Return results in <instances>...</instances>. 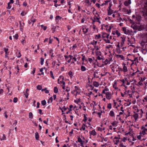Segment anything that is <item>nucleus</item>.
<instances>
[{
	"instance_id": "0e129e2a",
	"label": "nucleus",
	"mask_w": 147,
	"mask_h": 147,
	"mask_svg": "<svg viewBox=\"0 0 147 147\" xmlns=\"http://www.w3.org/2000/svg\"><path fill=\"white\" fill-rule=\"evenodd\" d=\"M85 20L84 18H82L81 20V23H84Z\"/></svg>"
},
{
	"instance_id": "6e6552de",
	"label": "nucleus",
	"mask_w": 147,
	"mask_h": 147,
	"mask_svg": "<svg viewBox=\"0 0 147 147\" xmlns=\"http://www.w3.org/2000/svg\"><path fill=\"white\" fill-rule=\"evenodd\" d=\"M95 38L96 40H97L100 42L102 40L101 39V35L100 34H98V35H96L95 36Z\"/></svg>"
},
{
	"instance_id": "7ed1b4c3",
	"label": "nucleus",
	"mask_w": 147,
	"mask_h": 147,
	"mask_svg": "<svg viewBox=\"0 0 147 147\" xmlns=\"http://www.w3.org/2000/svg\"><path fill=\"white\" fill-rule=\"evenodd\" d=\"M117 48L115 52V59H118L119 58V43H118V45H117Z\"/></svg>"
},
{
	"instance_id": "cd10ccee",
	"label": "nucleus",
	"mask_w": 147,
	"mask_h": 147,
	"mask_svg": "<svg viewBox=\"0 0 147 147\" xmlns=\"http://www.w3.org/2000/svg\"><path fill=\"white\" fill-rule=\"evenodd\" d=\"M58 91V89L57 87H55L54 89V92L55 93H57Z\"/></svg>"
},
{
	"instance_id": "603ef678",
	"label": "nucleus",
	"mask_w": 147,
	"mask_h": 147,
	"mask_svg": "<svg viewBox=\"0 0 147 147\" xmlns=\"http://www.w3.org/2000/svg\"><path fill=\"white\" fill-rule=\"evenodd\" d=\"M37 88L38 90H41V89H42V86H40V85H38L37 86Z\"/></svg>"
},
{
	"instance_id": "9b49d317",
	"label": "nucleus",
	"mask_w": 147,
	"mask_h": 147,
	"mask_svg": "<svg viewBox=\"0 0 147 147\" xmlns=\"http://www.w3.org/2000/svg\"><path fill=\"white\" fill-rule=\"evenodd\" d=\"M124 66L123 67V69L122 68H120V71H123L124 72H126L127 71V67L125 66V65H124Z\"/></svg>"
},
{
	"instance_id": "ddd939ff",
	"label": "nucleus",
	"mask_w": 147,
	"mask_h": 147,
	"mask_svg": "<svg viewBox=\"0 0 147 147\" xmlns=\"http://www.w3.org/2000/svg\"><path fill=\"white\" fill-rule=\"evenodd\" d=\"M88 28L84 27L82 28V30L84 34L88 32Z\"/></svg>"
},
{
	"instance_id": "3c124183",
	"label": "nucleus",
	"mask_w": 147,
	"mask_h": 147,
	"mask_svg": "<svg viewBox=\"0 0 147 147\" xmlns=\"http://www.w3.org/2000/svg\"><path fill=\"white\" fill-rule=\"evenodd\" d=\"M108 38H107V39H104V40L107 43H110V40L108 39Z\"/></svg>"
},
{
	"instance_id": "f3484780",
	"label": "nucleus",
	"mask_w": 147,
	"mask_h": 147,
	"mask_svg": "<svg viewBox=\"0 0 147 147\" xmlns=\"http://www.w3.org/2000/svg\"><path fill=\"white\" fill-rule=\"evenodd\" d=\"M106 98L108 99H110V94L109 92H106Z\"/></svg>"
},
{
	"instance_id": "20e7f679",
	"label": "nucleus",
	"mask_w": 147,
	"mask_h": 147,
	"mask_svg": "<svg viewBox=\"0 0 147 147\" xmlns=\"http://www.w3.org/2000/svg\"><path fill=\"white\" fill-rule=\"evenodd\" d=\"M119 114L118 115H117V117L116 118V120H117L115 121L112 123V125L113 126L115 127L117 125V124L119 123Z\"/></svg>"
},
{
	"instance_id": "a18cd8bd",
	"label": "nucleus",
	"mask_w": 147,
	"mask_h": 147,
	"mask_svg": "<svg viewBox=\"0 0 147 147\" xmlns=\"http://www.w3.org/2000/svg\"><path fill=\"white\" fill-rule=\"evenodd\" d=\"M141 82V81H140H140L138 82V84H135L138 86H139L138 85H139L140 86H142L143 85V84Z\"/></svg>"
},
{
	"instance_id": "a19ab883",
	"label": "nucleus",
	"mask_w": 147,
	"mask_h": 147,
	"mask_svg": "<svg viewBox=\"0 0 147 147\" xmlns=\"http://www.w3.org/2000/svg\"><path fill=\"white\" fill-rule=\"evenodd\" d=\"M44 59L42 58H40V63L41 64H43L44 63Z\"/></svg>"
},
{
	"instance_id": "4d7b16f0",
	"label": "nucleus",
	"mask_w": 147,
	"mask_h": 147,
	"mask_svg": "<svg viewBox=\"0 0 147 147\" xmlns=\"http://www.w3.org/2000/svg\"><path fill=\"white\" fill-rule=\"evenodd\" d=\"M111 29V28L110 26H109V27L107 29V30L108 31V32H110Z\"/></svg>"
},
{
	"instance_id": "c03bdc74",
	"label": "nucleus",
	"mask_w": 147,
	"mask_h": 147,
	"mask_svg": "<svg viewBox=\"0 0 147 147\" xmlns=\"http://www.w3.org/2000/svg\"><path fill=\"white\" fill-rule=\"evenodd\" d=\"M85 125L84 124H83V125L82 126V127L81 128H80V130H82V129L84 130H85V128L84 127V126H85Z\"/></svg>"
},
{
	"instance_id": "aec40b11",
	"label": "nucleus",
	"mask_w": 147,
	"mask_h": 147,
	"mask_svg": "<svg viewBox=\"0 0 147 147\" xmlns=\"http://www.w3.org/2000/svg\"><path fill=\"white\" fill-rule=\"evenodd\" d=\"M100 42L98 40L97 41L94 40L92 42V44L93 45H94V46H96V45L97 43H99Z\"/></svg>"
},
{
	"instance_id": "a211bd4d",
	"label": "nucleus",
	"mask_w": 147,
	"mask_h": 147,
	"mask_svg": "<svg viewBox=\"0 0 147 147\" xmlns=\"http://www.w3.org/2000/svg\"><path fill=\"white\" fill-rule=\"evenodd\" d=\"M133 116L136 121L138 118V113H136L133 115Z\"/></svg>"
},
{
	"instance_id": "2eb2a0df",
	"label": "nucleus",
	"mask_w": 147,
	"mask_h": 147,
	"mask_svg": "<svg viewBox=\"0 0 147 147\" xmlns=\"http://www.w3.org/2000/svg\"><path fill=\"white\" fill-rule=\"evenodd\" d=\"M113 10H112L110 8H109L108 10V15H111L113 13Z\"/></svg>"
},
{
	"instance_id": "bf43d9fd",
	"label": "nucleus",
	"mask_w": 147,
	"mask_h": 147,
	"mask_svg": "<svg viewBox=\"0 0 147 147\" xmlns=\"http://www.w3.org/2000/svg\"><path fill=\"white\" fill-rule=\"evenodd\" d=\"M77 47V46L76 45H73V46L71 47V48H72L73 49H75Z\"/></svg>"
},
{
	"instance_id": "f03ea898",
	"label": "nucleus",
	"mask_w": 147,
	"mask_h": 147,
	"mask_svg": "<svg viewBox=\"0 0 147 147\" xmlns=\"http://www.w3.org/2000/svg\"><path fill=\"white\" fill-rule=\"evenodd\" d=\"M83 61L82 64L86 63H91L92 61V59L91 58H86L85 56H83L82 58Z\"/></svg>"
},
{
	"instance_id": "473e14b6",
	"label": "nucleus",
	"mask_w": 147,
	"mask_h": 147,
	"mask_svg": "<svg viewBox=\"0 0 147 147\" xmlns=\"http://www.w3.org/2000/svg\"><path fill=\"white\" fill-rule=\"evenodd\" d=\"M16 55L17 57L19 58L21 57V55L20 52H18L16 53Z\"/></svg>"
},
{
	"instance_id": "c85d7f7f",
	"label": "nucleus",
	"mask_w": 147,
	"mask_h": 147,
	"mask_svg": "<svg viewBox=\"0 0 147 147\" xmlns=\"http://www.w3.org/2000/svg\"><path fill=\"white\" fill-rule=\"evenodd\" d=\"M78 142H80V143L82 142H84V141H82L80 137L78 138Z\"/></svg>"
},
{
	"instance_id": "79ce46f5",
	"label": "nucleus",
	"mask_w": 147,
	"mask_h": 147,
	"mask_svg": "<svg viewBox=\"0 0 147 147\" xmlns=\"http://www.w3.org/2000/svg\"><path fill=\"white\" fill-rule=\"evenodd\" d=\"M50 75L51 77L53 79H54V77L53 75V72L52 71H50Z\"/></svg>"
},
{
	"instance_id": "052dcab7",
	"label": "nucleus",
	"mask_w": 147,
	"mask_h": 147,
	"mask_svg": "<svg viewBox=\"0 0 147 147\" xmlns=\"http://www.w3.org/2000/svg\"><path fill=\"white\" fill-rule=\"evenodd\" d=\"M141 80L140 81H141L142 82H143L145 80V79H146V78L145 77H144L143 78H142L141 77Z\"/></svg>"
},
{
	"instance_id": "39448f33",
	"label": "nucleus",
	"mask_w": 147,
	"mask_h": 147,
	"mask_svg": "<svg viewBox=\"0 0 147 147\" xmlns=\"http://www.w3.org/2000/svg\"><path fill=\"white\" fill-rule=\"evenodd\" d=\"M112 34L114 35H116L117 37L119 36V32L116 29H115L113 30Z\"/></svg>"
},
{
	"instance_id": "0eeeda50",
	"label": "nucleus",
	"mask_w": 147,
	"mask_h": 147,
	"mask_svg": "<svg viewBox=\"0 0 147 147\" xmlns=\"http://www.w3.org/2000/svg\"><path fill=\"white\" fill-rule=\"evenodd\" d=\"M118 65H111L110 66L111 67V68L113 71H117L119 70V69H115V68H116L117 67H118V69H119V68Z\"/></svg>"
},
{
	"instance_id": "dca6fc26",
	"label": "nucleus",
	"mask_w": 147,
	"mask_h": 147,
	"mask_svg": "<svg viewBox=\"0 0 147 147\" xmlns=\"http://www.w3.org/2000/svg\"><path fill=\"white\" fill-rule=\"evenodd\" d=\"M93 18L94 20V21H96V22H98L100 23V22L99 20V18L97 16H95Z\"/></svg>"
},
{
	"instance_id": "6ab92c4d",
	"label": "nucleus",
	"mask_w": 147,
	"mask_h": 147,
	"mask_svg": "<svg viewBox=\"0 0 147 147\" xmlns=\"http://www.w3.org/2000/svg\"><path fill=\"white\" fill-rule=\"evenodd\" d=\"M93 85L94 86L96 87H98L99 85L98 83L96 82H93Z\"/></svg>"
},
{
	"instance_id": "bb28decb",
	"label": "nucleus",
	"mask_w": 147,
	"mask_h": 147,
	"mask_svg": "<svg viewBox=\"0 0 147 147\" xmlns=\"http://www.w3.org/2000/svg\"><path fill=\"white\" fill-rule=\"evenodd\" d=\"M117 82L116 81H115L114 82V84H113V87L115 89H118V88H117L116 87L117 86Z\"/></svg>"
},
{
	"instance_id": "f8f14e48",
	"label": "nucleus",
	"mask_w": 147,
	"mask_h": 147,
	"mask_svg": "<svg viewBox=\"0 0 147 147\" xmlns=\"http://www.w3.org/2000/svg\"><path fill=\"white\" fill-rule=\"evenodd\" d=\"M109 35L108 34H107L106 33L104 32L103 33L102 35V37L103 38H109Z\"/></svg>"
},
{
	"instance_id": "f257e3e1",
	"label": "nucleus",
	"mask_w": 147,
	"mask_h": 147,
	"mask_svg": "<svg viewBox=\"0 0 147 147\" xmlns=\"http://www.w3.org/2000/svg\"><path fill=\"white\" fill-rule=\"evenodd\" d=\"M64 57L68 63L71 62V63H74L75 62L77 61V55H74V57L71 55H69L68 56L65 55Z\"/></svg>"
},
{
	"instance_id": "5701e85b",
	"label": "nucleus",
	"mask_w": 147,
	"mask_h": 147,
	"mask_svg": "<svg viewBox=\"0 0 147 147\" xmlns=\"http://www.w3.org/2000/svg\"><path fill=\"white\" fill-rule=\"evenodd\" d=\"M138 63V61L137 59H135L133 62H132L131 64H134V63L135 64H137Z\"/></svg>"
},
{
	"instance_id": "1a4fd4ad",
	"label": "nucleus",
	"mask_w": 147,
	"mask_h": 147,
	"mask_svg": "<svg viewBox=\"0 0 147 147\" xmlns=\"http://www.w3.org/2000/svg\"><path fill=\"white\" fill-rule=\"evenodd\" d=\"M99 48L97 46H94V48L92 49V53L94 54V52L98 51Z\"/></svg>"
},
{
	"instance_id": "a878e982",
	"label": "nucleus",
	"mask_w": 147,
	"mask_h": 147,
	"mask_svg": "<svg viewBox=\"0 0 147 147\" xmlns=\"http://www.w3.org/2000/svg\"><path fill=\"white\" fill-rule=\"evenodd\" d=\"M96 54L98 56H100L101 55V53L100 51H96L95 52Z\"/></svg>"
},
{
	"instance_id": "423d86ee",
	"label": "nucleus",
	"mask_w": 147,
	"mask_h": 147,
	"mask_svg": "<svg viewBox=\"0 0 147 147\" xmlns=\"http://www.w3.org/2000/svg\"><path fill=\"white\" fill-rule=\"evenodd\" d=\"M119 138L118 137H115L113 139V141L115 142V144L117 145L119 142V135H118Z\"/></svg>"
},
{
	"instance_id": "ea45409f",
	"label": "nucleus",
	"mask_w": 147,
	"mask_h": 147,
	"mask_svg": "<svg viewBox=\"0 0 147 147\" xmlns=\"http://www.w3.org/2000/svg\"><path fill=\"white\" fill-rule=\"evenodd\" d=\"M68 75L71 78H72L73 76L72 72L71 71H70L68 73Z\"/></svg>"
},
{
	"instance_id": "69168bd1",
	"label": "nucleus",
	"mask_w": 147,
	"mask_h": 147,
	"mask_svg": "<svg viewBox=\"0 0 147 147\" xmlns=\"http://www.w3.org/2000/svg\"><path fill=\"white\" fill-rule=\"evenodd\" d=\"M75 90H74V92L76 91L77 90H78L79 89V88L77 86H75Z\"/></svg>"
},
{
	"instance_id": "338daca9",
	"label": "nucleus",
	"mask_w": 147,
	"mask_h": 147,
	"mask_svg": "<svg viewBox=\"0 0 147 147\" xmlns=\"http://www.w3.org/2000/svg\"><path fill=\"white\" fill-rule=\"evenodd\" d=\"M127 139V138H124L122 140L123 142H125V140Z\"/></svg>"
},
{
	"instance_id": "393cba45",
	"label": "nucleus",
	"mask_w": 147,
	"mask_h": 147,
	"mask_svg": "<svg viewBox=\"0 0 147 147\" xmlns=\"http://www.w3.org/2000/svg\"><path fill=\"white\" fill-rule=\"evenodd\" d=\"M81 69L82 71H84L86 70V68L84 66L82 65L81 67Z\"/></svg>"
},
{
	"instance_id": "e433bc0d",
	"label": "nucleus",
	"mask_w": 147,
	"mask_h": 147,
	"mask_svg": "<svg viewBox=\"0 0 147 147\" xmlns=\"http://www.w3.org/2000/svg\"><path fill=\"white\" fill-rule=\"evenodd\" d=\"M29 118L30 119H32L33 118V114L31 112H30L29 113Z\"/></svg>"
},
{
	"instance_id": "f704fd0d",
	"label": "nucleus",
	"mask_w": 147,
	"mask_h": 147,
	"mask_svg": "<svg viewBox=\"0 0 147 147\" xmlns=\"http://www.w3.org/2000/svg\"><path fill=\"white\" fill-rule=\"evenodd\" d=\"M53 98L52 97H51L47 101L48 103H50V101H51V102H52L53 101Z\"/></svg>"
},
{
	"instance_id": "7c9ffc66",
	"label": "nucleus",
	"mask_w": 147,
	"mask_h": 147,
	"mask_svg": "<svg viewBox=\"0 0 147 147\" xmlns=\"http://www.w3.org/2000/svg\"><path fill=\"white\" fill-rule=\"evenodd\" d=\"M36 20L34 19L33 17H32L30 19V21L32 22V25H33L34 23L35 22Z\"/></svg>"
},
{
	"instance_id": "412c9836",
	"label": "nucleus",
	"mask_w": 147,
	"mask_h": 147,
	"mask_svg": "<svg viewBox=\"0 0 147 147\" xmlns=\"http://www.w3.org/2000/svg\"><path fill=\"white\" fill-rule=\"evenodd\" d=\"M35 137L36 139L37 140H38L39 139V136L37 132H36L35 133Z\"/></svg>"
},
{
	"instance_id": "58836bf2",
	"label": "nucleus",
	"mask_w": 147,
	"mask_h": 147,
	"mask_svg": "<svg viewBox=\"0 0 147 147\" xmlns=\"http://www.w3.org/2000/svg\"><path fill=\"white\" fill-rule=\"evenodd\" d=\"M4 49L6 55H7V54H8V48H4Z\"/></svg>"
},
{
	"instance_id": "4468645a",
	"label": "nucleus",
	"mask_w": 147,
	"mask_h": 147,
	"mask_svg": "<svg viewBox=\"0 0 147 147\" xmlns=\"http://www.w3.org/2000/svg\"><path fill=\"white\" fill-rule=\"evenodd\" d=\"M131 3V0H128V1H126L124 3L125 5L126 6L129 5Z\"/></svg>"
},
{
	"instance_id": "09e8293b",
	"label": "nucleus",
	"mask_w": 147,
	"mask_h": 147,
	"mask_svg": "<svg viewBox=\"0 0 147 147\" xmlns=\"http://www.w3.org/2000/svg\"><path fill=\"white\" fill-rule=\"evenodd\" d=\"M17 101L18 98L16 97L14 98L13 100V102L15 103H16L17 102Z\"/></svg>"
},
{
	"instance_id": "680f3d73",
	"label": "nucleus",
	"mask_w": 147,
	"mask_h": 147,
	"mask_svg": "<svg viewBox=\"0 0 147 147\" xmlns=\"http://www.w3.org/2000/svg\"><path fill=\"white\" fill-rule=\"evenodd\" d=\"M6 138V137L5 136V135L3 134V137H2V139H1V140H5V139Z\"/></svg>"
},
{
	"instance_id": "c9c22d12",
	"label": "nucleus",
	"mask_w": 147,
	"mask_h": 147,
	"mask_svg": "<svg viewBox=\"0 0 147 147\" xmlns=\"http://www.w3.org/2000/svg\"><path fill=\"white\" fill-rule=\"evenodd\" d=\"M41 104L43 105H45L46 104V102L45 100L41 101Z\"/></svg>"
},
{
	"instance_id": "72a5a7b5",
	"label": "nucleus",
	"mask_w": 147,
	"mask_h": 147,
	"mask_svg": "<svg viewBox=\"0 0 147 147\" xmlns=\"http://www.w3.org/2000/svg\"><path fill=\"white\" fill-rule=\"evenodd\" d=\"M13 37L16 40L18 38V34H16L14 35L13 36Z\"/></svg>"
},
{
	"instance_id": "37998d69",
	"label": "nucleus",
	"mask_w": 147,
	"mask_h": 147,
	"mask_svg": "<svg viewBox=\"0 0 147 147\" xmlns=\"http://www.w3.org/2000/svg\"><path fill=\"white\" fill-rule=\"evenodd\" d=\"M11 3H8V6L7 7V8L8 9H10L11 7V5L10 4Z\"/></svg>"
},
{
	"instance_id": "864d4df0",
	"label": "nucleus",
	"mask_w": 147,
	"mask_h": 147,
	"mask_svg": "<svg viewBox=\"0 0 147 147\" xmlns=\"http://www.w3.org/2000/svg\"><path fill=\"white\" fill-rule=\"evenodd\" d=\"M56 28V27H54L53 28H51V29L53 30V33H54V32L55 31V29Z\"/></svg>"
},
{
	"instance_id": "b1692460",
	"label": "nucleus",
	"mask_w": 147,
	"mask_h": 147,
	"mask_svg": "<svg viewBox=\"0 0 147 147\" xmlns=\"http://www.w3.org/2000/svg\"><path fill=\"white\" fill-rule=\"evenodd\" d=\"M121 45L122 46L124 43V42L125 40V38H123L122 37L121 38Z\"/></svg>"
},
{
	"instance_id": "e2e57ef3",
	"label": "nucleus",
	"mask_w": 147,
	"mask_h": 147,
	"mask_svg": "<svg viewBox=\"0 0 147 147\" xmlns=\"http://www.w3.org/2000/svg\"><path fill=\"white\" fill-rule=\"evenodd\" d=\"M27 3L25 1L23 3V6L26 7L27 6Z\"/></svg>"
},
{
	"instance_id": "774afa93",
	"label": "nucleus",
	"mask_w": 147,
	"mask_h": 147,
	"mask_svg": "<svg viewBox=\"0 0 147 147\" xmlns=\"http://www.w3.org/2000/svg\"><path fill=\"white\" fill-rule=\"evenodd\" d=\"M67 109H68V107H64L63 108V111H65Z\"/></svg>"
},
{
	"instance_id": "49530a36",
	"label": "nucleus",
	"mask_w": 147,
	"mask_h": 147,
	"mask_svg": "<svg viewBox=\"0 0 147 147\" xmlns=\"http://www.w3.org/2000/svg\"><path fill=\"white\" fill-rule=\"evenodd\" d=\"M84 119L83 120V121L86 122L87 120V118L85 114H84Z\"/></svg>"
},
{
	"instance_id": "4c0bfd02",
	"label": "nucleus",
	"mask_w": 147,
	"mask_h": 147,
	"mask_svg": "<svg viewBox=\"0 0 147 147\" xmlns=\"http://www.w3.org/2000/svg\"><path fill=\"white\" fill-rule=\"evenodd\" d=\"M109 114L110 116L112 117L114 116V113L113 111H110Z\"/></svg>"
},
{
	"instance_id": "2f4dec72",
	"label": "nucleus",
	"mask_w": 147,
	"mask_h": 147,
	"mask_svg": "<svg viewBox=\"0 0 147 147\" xmlns=\"http://www.w3.org/2000/svg\"><path fill=\"white\" fill-rule=\"evenodd\" d=\"M131 93V92L129 90H128L127 91V93H128V95L130 98L132 97V94Z\"/></svg>"
},
{
	"instance_id": "8fccbe9b",
	"label": "nucleus",
	"mask_w": 147,
	"mask_h": 147,
	"mask_svg": "<svg viewBox=\"0 0 147 147\" xmlns=\"http://www.w3.org/2000/svg\"><path fill=\"white\" fill-rule=\"evenodd\" d=\"M66 89L65 90V91H67V92H68L70 91V88L69 87H66Z\"/></svg>"
},
{
	"instance_id": "13d9d810",
	"label": "nucleus",
	"mask_w": 147,
	"mask_h": 147,
	"mask_svg": "<svg viewBox=\"0 0 147 147\" xmlns=\"http://www.w3.org/2000/svg\"><path fill=\"white\" fill-rule=\"evenodd\" d=\"M53 40V39L51 38L50 37L49 38V44H51L52 43Z\"/></svg>"
},
{
	"instance_id": "5fc2aeb1",
	"label": "nucleus",
	"mask_w": 147,
	"mask_h": 147,
	"mask_svg": "<svg viewBox=\"0 0 147 147\" xmlns=\"http://www.w3.org/2000/svg\"><path fill=\"white\" fill-rule=\"evenodd\" d=\"M107 108L109 109L111 108V103H109L107 106Z\"/></svg>"
},
{
	"instance_id": "c756f323",
	"label": "nucleus",
	"mask_w": 147,
	"mask_h": 147,
	"mask_svg": "<svg viewBox=\"0 0 147 147\" xmlns=\"http://www.w3.org/2000/svg\"><path fill=\"white\" fill-rule=\"evenodd\" d=\"M61 18H62L61 17H60V16H57L56 17V18H55L56 21H57V20H58L59 21V20H60Z\"/></svg>"
},
{
	"instance_id": "de8ad7c7",
	"label": "nucleus",
	"mask_w": 147,
	"mask_h": 147,
	"mask_svg": "<svg viewBox=\"0 0 147 147\" xmlns=\"http://www.w3.org/2000/svg\"><path fill=\"white\" fill-rule=\"evenodd\" d=\"M131 72H130V74L129 75L128 77H130L131 76H134L135 74V73L134 72L132 74H131Z\"/></svg>"
},
{
	"instance_id": "6e6d98bb",
	"label": "nucleus",
	"mask_w": 147,
	"mask_h": 147,
	"mask_svg": "<svg viewBox=\"0 0 147 147\" xmlns=\"http://www.w3.org/2000/svg\"><path fill=\"white\" fill-rule=\"evenodd\" d=\"M26 14V13L24 11H22L21 13V15L22 16H24Z\"/></svg>"
},
{
	"instance_id": "9d476101",
	"label": "nucleus",
	"mask_w": 147,
	"mask_h": 147,
	"mask_svg": "<svg viewBox=\"0 0 147 147\" xmlns=\"http://www.w3.org/2000/svg\"><path fill=\"white\" fill-rule=\"evenodd\" d=\"M122 29L123 31L125 34H128L129 33V30H127L125 27H123Z\"/></svg>"
},
{
	"instance_id": "4be33fe9",
	"label": "nucleus",
	"mask_w": 147,
	"mask_h": 147,
	"mask_svg": "<svg viewBox=\"0 0 147 147\" xmlns=\"http://www.w3.org/2000/svg\"><path fill=\"white\" fill-rule=\"evenodd\" d=\"M90 134L93 136L96 135V133L94 130H92L90 133Z\"/></svg>"
}]
</instances>
